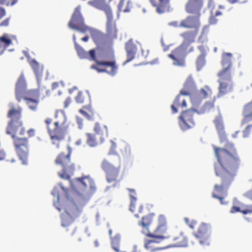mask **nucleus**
Segmentation results:
<instances>
[{"label": "nucleus", "instance_id": "c9c22d12", "mask_svg": "<svg viewBox=\"0 0 252 252\" xmlns=\"http://www.w3.org/2000/svg\"><path fill=\"white\" fill-rule=\"evenodd\" d=\"M117 30L116 25L112 22L108 21L107 24V33L112 38H116Z\"/></svg>", "mask_w": 252, "mask_h": 252}, {"label": "nucleus", "instance_id": "c85d7f7f", "mask_svg": "<svg viewBox=\"0 0 252 252\" xmlns=\"http://www.w3.org/2000/svg\"><path fill=\"white\" fill-rule=\"evenodd\" d=\"M170 0H150L152 5L156 8L158 14L164 13L167 9Z\"/></svg>", "mask_w": 252, "mask_h": 252}, {"label": "nucleus", "instance_id": "72a5a7b5", "mask_svg": "<svg viewBox=\"0 0 252 252\" xmlns=\"http://www.w3.org/2000/svg\"><path fill=\"white\" fill-rule=\"evenodd\" d=\"M212 94L211 89L207 86H204L196 94V98L205 99Z\"/></svg>", "mask_w": 252, "mask_h": 252}, {"label": "nucleus", "instance_id": "9b49d317", "mask_svg": "<svg viewBox=\"0 0 252 252\" xmlns=\"http://www.w3.org/2000/svg\"><path fill=\"white\" fill-rule=\"evenodd\" d=\"M71 185L72 188L78 193L89 188L90 193H94L96 189L94 180L89 176L75 178Z\"/></svg>", "mask_w": 252, "mask_h": 252}, {"label": "nucleus", "instance_id": "680f3d73", "mask_svg": "<svg viewBox=\"0 0 252 252\" xmlns=\"http://www.w3.org/2000/svg\"><path fill=\"white\" fill-rule=\"evenodd\" d=\"M77 123L79 125V128L82 129L83 127V120L81 119H78Z\"/></svg>", "mask_w": 252, "mask_h": 252}, {"label": "nucleus", "instance_id": "37998d69", "mask_svg": "<svg viewBox=\"0 0 252 252\" xmlns=\"http://www.w3.org/2000/svg\"><path fill=\"white\" fill-rule=\"evenodd\" d=\"M111 145L108 153V155H114L113 157H109V158H113L115 156H118L117 153L116 149L117 147L116 144L113 141L111 140Z\"/></svg>", "mask_w": 252, "mask_h": 252}, {"label": "nucleus", "instance_id": "13d9d810", "mask_svg": "<svg viewBox=\"0 0 252 252\" xmlns=\"http://www.w3.org/2000/svg\"><path fill=\"white\" fill-rule=\"evenodd\" d=\"M71 102V98L70 97H68L65 100L64 102V107L67 108Z\"/></svg>", "mask_w": 252, "mask_h": 252}, {"label": "nucleus", "instance_id": "338daca9", "mask_svg": "<svg viewBox=\"0 0 252 252\" xmlns=\"http://www.w3.org/2000/svg\"><path fill=\"white\" fill-rule=\"evenodd\" d=\"M221 14H222V13L220 11H217L214 15L216 17L218 16L221 15Z\"/></svg>", "mask_w": 252, "mask_h": 252}, {"label": "nucleus", "instance_id": "bf43d9fd", "mask_svg": "<svg viewBox=\"0 0 252 252\" xmlns=\"http://www.w3.org/2000/svg\"><path fill=\"white\" fill-rule=\"evenodd\" d=\"M169 25L175 28H180V23H178L177 21L172 22L169 23Z\"/></svg>", "mask_w": 252, "mask_h": 252}, {"label": "nucleus", "instance_id": "6e6552de", "mask_svg": "<svg viewBox=\"0 0 252 252\" xmlns=\"http://www.w3.org/2000/svg\"><path fill=\"white\" fill-rule=\"evenodd\" d=\"M90 56L92 60L96 63L95 65H92L91 68L96 70L98 73L106 72L108 74L114 76L118 70V66L114 60L111 61H99L95 57V52L94 50L89 51Z\"/></svg>", "mask_w": 252, "mask_h": 252}, {"label": "nucleus", "instance_id": "bb28decb", "mask_svg": "<svg viewBox=\"0 0 252 252\" xmlns=\"http://www.w3.org/2000/svg\"><path fill=\"white\" fill-rule=\"evenodd\" d=\"M173 246L177 247H187L188 244V238L183 232H180L176 236L172 237Z\"/></svg>", "mask_w": 252, "mask_h": 252}, {"label": "nucleus", "instance_id": "0eeeda50", "mask_svg": "<svg viewBox=\"0 0 252 252\" xmlns=\"http://www.w3.org/2000/svg\"><path fill=\"white\" fill-rule=\"evenodd\" d=\"M195 89V84L190 78L188 79L185 82L183 89L175 98L171 107L173 113L178 112V108H184L187 107L186 99L182 95H190L193 93Z\"/></svg>", "mask_w": 252, "mask_h": 252}, {"label": "nucleus", "instance_id": "f3484780", "mask_svg": "<svg viewBox=\"0 0 252 252\" xmlns=\"http://www.w3.org/2000/svg\"><path fill=\"white\" fill-rule=\"evenodd\" d=\"M211 233L210 226L204 223H201L194 233V236L199 240L200 244L203 245H209V237Z\"/></svg>", "mask_w": 252, "mask_h": 252}, {"label": "nucleus", "instance_id": "423d86ee", "mask_svg": "<svg viewBox=\"0 0 252 252\" xmlns=\"http://www.w3.org/2000/svg\"><path fill=\"white\" fill-rule=\"evenodd\" d=\"M81 8L80 5H78L75 8L68 23V26L70 29L83 34H86L89 32L93 35L96 32V31L85 24L84 18L81 13Z\"/></svg>", "mask_w": 252, "mask_h": 252}, {"label": "nucleus", "instance_id": "4c0bfd02", "mask_svg": "<svg viewBox=\"0 0 252 252\" xmlns=\"http://www.w3.org/2000/svg\"><path fill=\"white\" fill-rule=\"evenodd\" d=\"M73 40L75 45V48L81 58H84L87 55V53L84 51L83 48L79 45L76 41V36L75 34L73 35Z\"/></svg>", "mask_w": 252, "mask_h": 252}, {"label": "nucleus", "instance_id": "7ed1b4c3", "mask_svg": "<svg viewBox=\"0 0 252 252\" xmlns=\"http://www.w3.org/2000/svg\"><path fill=\"white\" fill-rule=\"evenodd\" d=\"M56 121L54 123V127L51 128L49 125L52 122V120L47 118L45 120V123L50 136L53 145L56 148H59L61 143L64 139L67 133L68 125L67 118L64 113L62 111H57L55 115Z\"/></svg>", "mask_w": 252, "mask_h": 252}, {"label": "nucleus", "instance_id": "b1692460", "mask_svg": "<svg viewBox=\"0 0 252 252\" xmlns=\"http://www.w3.org/2000/svg\"><path fill=\"white\" fill-rule=\"evenodd\" d=\"M203 4V0H188L186 9L189 13H199Z\"/></svg>", "mask_w": 252, "mask_h": 252}, {"label": "nucleus", "instance_id": "a19ab883", "mask_svg": "<svg viewBox=\"0 0 252 252\" xmlns=\"http://www.w3.org/2000/svg\"><path fill=\"white\" fill-rule=\"evenodd\" d=\"M205 57L204 55H199L196 61V65L198 70H200L205 64Z\"/></svg>", "mask_w": 252, "mask_h": 252}, {"label": "nucleus", "instance_id": "4468645a", "mask_svg": "<svg viewBox=\"0 0 252 252\" xmlns=\"http://www.w3.org/2000/svg\"><path fill=\"white\" fill-rule=\"evenodd\" d=\"M193 47L191 46L188 49L186 47L180 45L179 47L173 50L172 53L168 55V57L173 61V63L177 66H184L185 63V59L186 55L192 52Z\"/></svg>", "mask_w": 252, "mask_h": 252}, {"label": "nucleus", "instance_id": "58836bf2", "mask_svg": "<svg viewBox=\"0 0 252 252\" xmlns=\"http://www.w3.org/2000/svg\"><path fill=\"white\" fill-rule=\"evenodd\" d=\"M88 3L98 9H102L107 4L105 3V0H92Z\"/></svg>", "mask_w": 252, "mask_h": 252}, {"label": "nucleus", "instance_id": "603ef678", "mask_svg": "<svg viewBox=\"0 0 252 252\" xmlns=\"http://www.w3.org/2000/svg\"><path fill=\"white\" fill-rule=\"evenodd\" d=\"M27 134L29 138L33 137L35 135V129L34 128H30L27 131Z\"/></svg>", "mask_w": 252, "mask_h": 252}, {"label": "nucleus", "instance_id": "f257e3e1", "mask_svg": "<svg viewBox=\"0 0 252 252\" xmlns=\"http://www.w3.org/2000/svg\"><path fill=\"white\" fill-rule=\"evenodd\" d=\"M219 165L215 166L216 175L220 178V184L215 185L212 196L218 199L221 204H226L224 196L234 181L240 164V159L232 143H228L226 148L214 147Z\"/></svg>", "mask_w": 252, "mask_h": 252}, {"label": "nucleus", "instance_id": "0e129e2a", "mask_svg": "<svg viewBox=\"0 0 252 252\" xmlns=\"http://www.w3.org/2000/svg\"><path fill=\"white\" fill-rule=\"evenodd\" d=\"M89 37L88 35H86L81 38V40L84 42H87L89 40Z\"/></svg>", "mask_w": 252, "mask_h": 252}, {"label": "nucleus", "instance_id": "a18cd8bd", "mask_svg": "<svg viewBox=\"0 0 252 252\" xmlns=\"http://www.w3.org/2000/svg\"><path fill=\"white\" fill-rule=\"evenodd\" d=\"M128 190L129 193V196L130 198V201L134 202H136L137 198L136 197V193L134 189H128Z\"/></svg>", "mask_w": 252, "mask_h": 252}, {"label": "nucleus", "instance_id": "a211bd4d", "mask_svg": "<svg viewBox=\"0 0 252 252\" xmlns=\"http://www.w3.org/2000/svg\"><path fill=\"white\" fill-rule=\"evenodd\" d=\"M195 16H189L180 22V28L192 30H199L200 23L199 13H195Z\"/></svg>", "mask_w": 252, "mask_h": 252}, {"label": "nucleus", "instance_id": "e433bc0d", "mask_svg": "<svg viewBox=\"0 0 252 252\" xmlns=\"http://www.w3.org/2000/svg\"><path fill=\"white\" fill-rule=\"evenodd\" d=\"M126 0H120L119 3L118 5V10L119 11H123L124 12H130L132 7V4L130 0H127L125 8H123Z\"/></svg>", "mask_w": 252, "mask_h": 252}, {"label": "nucleus", "instance_id": "864d4df0", "mask_svg": "<svg viewBox=\"0 0 252 252\" xmlns=\"http://www.w3.org/2000/svg\"><path fill=\"white\" fill-rule=\"evenodd\" d=\"M0 40L4 42L7 46L9 45L11 43V40L10 39L6 38L5 37H1Z\"/></svg>", "mask_w": 252, "mask_h": 252}, {"label": "nucleus", "instance_id": "5701e85b", "mask_svg": "<svg viewBox=\"0 0 252 252\" xmlns=\"http://www.w3.org/2000/svg\"><path fill=\"white\" fill-rule=\"evenodd\" d=\"M214 123L218 132L220 142H223L227 141L222 117L220 115L216 116L214 120Z\"/></svg>", "mask_w": 252, "mask_h": 252}, {"label": "nucleus", "instance_id": "79ce46f5", "mask_svg": "<svg viewBox=\"0 0 252 252\" xmlns=\"http://www.w3.org/2000/svg\"><path fill=\"white\" fill-rule=\"evenodd\" d=\"M101 10L105 12L107 17L108 21L112 22L113 14L110 7L108 5H107Z\"/></svg>", "mask_w": 252, "mask_h": 252}, {"label": "nucleus", "instance_id": "aec40b11", "mask_svg": "<svg viewBox=\"0 0 252 252\" xmlns=\"http://www.w3.org/2000/svg\"><path fill=\"white\" fill-rule=\"evenodd\" d=\"M209 32L208 27L205 26L203 28L201 33L199 36L197 42L200 45L197 46V49L200 52V55H204L206 56L207 53L209 51V48L206 44L208 39L207 34Z\"/></svg>", "mask_w": 252, "mask_h": 252}, {"label": "nucleus", "instance_id": "c03bdc74", "mask_svg": "<svg viewBox=\"0 0 252 252\" xmlns=\"http://www.w3.org/2000/svg\"><path fill=\"white\" fill-rule=\"evenodd\" d=\"M252 127V122L250 123L246 128L243 130V134L244 137H247L249 136L251 133V128Z\"/></svg>", "mask_w": 252, "mask_h": 252}, {"label": "nucleus", "instance_id": "f03ea898", "mask_svg": "<svg viewBox=\"0 0 252 252\" xmlns=\"http://www.w3.org/2000/svg\"><path fill=\"white\" fill-rule=\"evenodd\" d=\"M10 108L8 111L7 117L10 119L6 128V133L11 135L13 139V145L15 151L23 164L29 163V144L28 138L16 137L18 133L22 136L26 132L25 128L23 126L22 121V109L20 107L15 108L13 104H10Z\"/></svg>", "mask_w": 252, "mask_h": 252}, {"label": "nucleus", "instance_id": "e2e57ef3", "mask_svg": "<svg viewBox=\"0 0 252 252\" xmlns=\"http://www.w3.org/2000/svg\"><path fill=\"white\" fill-rule=\"evenodd\" d=\"M231 4H234L237 2H240V0H227Z\"/></svg>", "mask_w": 252, "mask_h": 252}, {"label": "nucleus", "instance_id": "ea45409f", "mask_svg": "<svg viewBox=\"0 0 252 252\" xmlns=\"http://www.w3.org/2000/svg\"><path fill=\"white\" fill-rule=\"evenodd\" d=\"M120 236L119 235L115 236L111 239V245L113 250L116 252H119Z\"/></svg>", "mask_w": 252, "mask_h": 252}, {"label": "nucleus", "instance_id": "49530a36", "mask_svg": "<svg viewBox=\"0 0 252 252\" xmlns=\"http://www.w3.org/2000/svg\"><path fill=\"white\" fill-rule=\"evenodd\" d=\"M184 220L186 223L191 228L194 229L196 224V221L193 220H190L189 219L187 218H185L184 219Z\"/></svg>", "mask_w": 252, "mask_h": 252}, {"label": "nucleus", "instance_id": "20e7f679", "mask_svg": "<svg viewBox=\"0 0 252 252\" xmlns=\"http://www.w3.org/2000/svg\"><path fill=\"white\" fill-rule=\"evenodd\" d=\"M66 200L64 204L61 207H58L55 204L56 208L61 211L63 209L64 213L62 215V225L66 228V231H68L70 235H73L77 231L76 227L73 224L75 219L80 215V210L75 204L72 199L69 196L67 192H66Z\"/></svg>", "mask_w": 252, "mask_h": 252}, {"label": "nucleus", "instance_id": "f704fd0d", "mask_svg": "<svg viewBox=\"0 0 252 252\" xmlns=\"http://www.w3.org/2000/svg\"><path fill=\"white\" fill-rule=\"evenodd\" d=\"M214 107V100L206 102L201 107L196 109L197 113L202 114L209 112Z\"/></svg>", "mask_w": 252, "mask_h": 252}, {"label": "nucleus", "instance_id": "052dcab7", "mask_svg": "<svg viewBox=\"0 0 252 252\" xmlns=\"http://www.w3.org/2000/svg\"><path fill=\"white\" fill-rule=\"evenodd\" d=\"M9 24V20L6 19L3 21L0 24V26H7Z\"/></svg>", "mask_w": 252, "mask_h": 252}, {"label": "nucleus", "instance_id": "5fc2aeb1", "mask_svg": "<svg viewBox=\"0 0 252 252\" xmlns=\"http://www.w3.org/2000/svg\"><path fill=\"white\" fill-rule=\"evenodd\" d=\"M244 196L251 200H252V189L247 191L244 194Z\"/></svg>", "mask_w": 252, "mask_h": 252}, {"label": "nucleus", "instance_id": "473e14b6", "mask_svg": "<svg viewBox=\"0 0 252 252\" xmlns=\"http://www.w3.org/2000/svg\"><path fill=\"white\" fill-rule=\"evenodd\" d=\"M161 241L155 239L154 240H147L145 241V248L150 252H155L159 250H161V248L155 247V244L158 243Z\"/></svg>", "mask_w": 252, "mask_h": 252}, {"label": "nucleus", "instance_id": "6e6d98bb", "mask_svg": "<svg viewBox=\"0 0 252 252\" xmlns=\"http://www.w3.org/2000/svg\"><path fill=\"white\" fill-rule=\"evenodd\" d=\"M218 20L216 18V16L214 15H212L209 19V23L210 24L213 25L217 23Z\"/></svg>", "mask_w": 252, "mask_h": 252}, {"label": "nucleus", "instance_id": "4d7b16f0", "mask_svg": "<svg viewBox=\"0 0 252 252\" xmlns=\"http://www.w3.org/2000/svg\"><path fill=\"white\" fill-rule=\"evenodd\" d=\"M136 202H133L132 201H130L129 210L132 212H134L135 211Z\"/></svg>", "mask_w": 252, "mask_h": 252}, {"label": "nucleus", "instance_id": "c756f323", "mask_svg": "<svg viewBox=\"0 0 252 252\" xmlns=\"http://www.w3.org/2000/svg\"><path fill=\"white\" fill-rule=\"evenodd\" d=\"M86 136L87 137L86 142L91 147H95L104 142L101 141L100 138L95 133H87Z\"/></svg>", "mask_w": 252, "mask_h": 252}, {"label": "nucleus", "instance_id": "cd10ccee", "mask_svg": "<svg viewBox=\"0 0 252 252\" xmlns=\"http://www.w3.org/2000/svg\"><path fill=\"white\" fill-rule=\"evenodd\" d=\"M93 130L97 136L100 138L101 141H104L108 136V128L106 126L98 122L95 123Z\"/></svg>", "mask_w": 252, "mask_h": 252}, {"label": "nucleus", "instance_id": "9d476101", "mask_svg": "<svg viewBox=\"0 0 252 252\" xmlns=\"http://www.w3.org/2000/svg\"><path fill=\"white\" fill-rule=\"evenodd\" d=\"M67 149L68 152L66 155L61 153L55 160L56 164L63 167L62 171L59 173V175L61 178L64 179H69L70 176L68 172L72 171L74 169V165L71 163L70 160L71 148L68 146Z\"/></svg>", "mask_w": 252, "mask_h": 252}, {"label": "nucleus", "instance_id": "2f4dec72", "mask_svg": "<svg viewBox=\"0 0 252 252\" xmlns=\"http://www.w3.org/2000/svg\"><path fill=\"white\" fill-rule=\"evenodd\" d=\"M79 112L88 120H94V112L90 106H83Z\"/></svg>", "mask_w": 252, "mask_h": 252}, {"label": "nucleus", "instance_id": "f8f14e48", "mask_svg": "<svg viewBox=\"0 0 252 252\" xmlns=\"http://www.w3.org/2000/svg\"><path fill=\"white\" fill-rule=\"evenodd\" d=\"M148 211L147 207L143 206H141L139 209V213L141 215V220L138 222V225L141 227V232L146 236L150 234V225L156 217V214L154 213L147 214Z\"/></svg>", "mask_w": 252, "mask_h": 252}, {"label": "nucleus", "instance_id": "412c9836", "mask_svg": "<svg viewBox=\"0 0 252 252\" xmlns=\"http://www.w3.org/2000/svg\"><path fill=\"white\" fill-rule=\"evenodd\" d=\"M232 55L230 53H223L222 55L221 64L223 68L218 73L232 74Z\"/></svg>", "mask_w": 252, "mask_h": 252}, {"label": "nucleus", "instance_id": "dca6fc26", "mask_svg": "<svg viewBox=\"0 0 252 252\" xmlns=\"http://www.w3.org/2000/svg\"><path fill=\"white\" fill-rule=\"evenodd\" d=\"M40 94L35 89L28 90L27 94L23 96L22 99L26 101L29 108L33 111L37 110L39 102Z\"/></svg>", "mask_w": 252, "mask_h": 252}, {"label": "nucleus", "instance_id": "6ab92c4d", "mask_svg": "<svg viewBox=\"0 0 252 252\" xmlns=\"http://www.w3.org/2000/svg\"><path fill=\"white\" fill-rule=\"evenodd\" d=\"M27 83L23 74H21L16 84L15 97L16 100L20 102L22 100V97L28 93L26 90Z\"/></svg>", "mask_w": 252, "mask_h": 252}, {"label": "nucleus", "instance_id": "8fccbe9b", "mask_svg": "<svg viewBox=\"0 0 252 252\" xmlns=\"http://www.w3.org/2000/svg\"><path fill=\"white\" fill-rule=\"evenodd\" d=\"M241 213L244 215L252 214V205L248 206L247 208L245 210H241Z\"/></svg>", "mask_w": 252, "mask_h": 252}, {"label": "nucleus", "instance_id": "de8ad7c7", "mask_svg": "<svg viewBox=\"0 0 252 252\" xmlns=\"http://www.w3.org/2000/svg\"><path fill=\"white\" fill-rule=\"evenodd\" d=\"M75 100L78 103H83L84 102V98L83 95V93L81 92H79L77 95L75 97Z\"/></svg>", "mask_w": 252, "mask_h": 252}, {"label": "nucleus", "instance_id": "7c9ffc66", "mask_svg": "<svg viewBox=\"0 0 252 252\" xmlns=\"http://www.w3.org/2000/svg\"><path fill=\"white\" fill-rule=\"evenodd\" d=\"M30 64L36 75L37 80L39 82L43 75V67L40 66L34 59L31 61Z\"/></svg>", "mask_w": 252, "mask_h": 252}, {"label": "nucleus", "instance_id": "69168bd1", "mask_svg": "<svg viewBox=\"0 0 252 252\" xmlns=\"http://www.w3.org/2000/svg\"><path fill=\"white\" fill-rule=\"evenodd\" d=\"M6 161L7 162H11V163H15L16 161V160L15 159V158H12L10 159H7L6 160Z\"/></svg>", "mask_w": 252, "mask_h": 252}, {"label": "nucleus", "instance_id": "393cba45", "mask_svg": "<svg viewBox=\"0 0 252 252\" xmlns=\"http://www.w3.org/2000/svg\"><path fill=\"white\" fill-rule=\"evenodd\" d=\"M126 60L123 63L125 65L127 63L132 61L135 57V55L137 51L136 45L133 43L132 40H129L126 43Z\"/></svg>", "mask_w": 252, "mask_h": 252}, {"label": "nucleus", "instance_id": "2eb2a0df", "mask_svg": "<svg viewBox=\"0 0 252 252\" xmlns=\"http://www.w3.org/2000/svg\"><path fill=\"white\" fill-rule=\"evenodd\" d=\"M219 94L220 96L232 93L234 89V85L232 81V74L218 73Z\"/></svg>", "mask_w": 252, "mask_h": 252}, {"label": "nucleus", "instance_id": "09e8293b", "mask_svg": "<svg viewBox=\"0 0 252 252\" xmlns=\"http://www.w3.org/2000/svg\"><path fill=\"white\" fill-rule=\"evenodd\" d=\"M219 0H209L208 7L212 10L214 9L215 7L216 4L218 3Z\"/></svg>", "mask_w": 252, "mask_h": 252}, {"label": "nucleus", "instance_id": "39448f33", "mask_svg": "<svg viewBox=\"0 0 252 252\" xmlns=\"http://www.w3.org/2000/svg\"><path fill=\"white\" fill-rule=\"evenodd\" d=\"M121 166V159L119 156L103 160L101 167L106 173V180L109 183L116 184L122 179Z\"/></svg>", "mask_w": 252, "mask_h": 252}, {"label": "nucleus", "instance_id": "ddd939ff", "mask_svg": "<svg viewBox=\"0 0 252 252\" xmlns=\"http://www.w3.org/2000/svg\"><path fill=\"white\" fill-rule=\"evenodd\" d=\"M195 112H197L196 109L191 108L184 111L180 114L178 118L179 125L182 130H186L195 126Z\"/></svg>", "mask_w": 252, "mask_h": 252}, {"label": "nucleus", "instance_id": "3c124183", "mask_svg": "<svg viewBox=\"0 0 252 252\" xmlns=\"http://www.w3.org/2000/svg\"><path fill=\"white\" fill-rule=\"evenodd\" d=\"M230 212L232 214L236 213L237 212H241L240 208L238 206H233L230 210Z\"/></svg>", "mask_w": 252, "mask_h": 252}, {"label": "nucleus", "instance_id": "774afa93", "mask_svg": "<svg viewBox=\"0 0 252 252\" xmlns=\"http://www.w3.org/2000/svg\"><path fill=\"white\" fill-rule=\"evenodd\" d=\"M82 143V140L79 139L76 142V144L77 145H79Z\"/></svg>", "mask_w": 252, "mask_h": 252}, {"label": "nucleus", "instance_id": "1a4fd4ad", "mask_svg": "<svg viewBox=\"0 0 252 252\" xmlns=\"http://www.w3.org/2000/svg\"><path fill=\"white\" fill-rule=\"evenodd\" d=\"M157 223V226L155 230L153 232H151L150 231V234L148 235L147 237L161 241L171 238L170 235L168 234V228L166 217L163 214L159 215L158 218Z\"/></svg>", "mask_w": 252, "mask_h": 252}, {"label": "nucleus", "instance_id": "a878e982", "mask_svg": "<svg viewBox=\"0 0 252 252\" xmlns=\"http://www.w3.org/2000/svg\"><path fill=\"white\" fill-rule=\"evenodd\" d=\"M243 119L242 125H246L252 122V99L250 102L245 104L243 110Z\"/></svg>", "mask_w": 252, "mask_h": 252}, {"label": "nucleus", "instance_id": "4be33fe9", "mask_svg": "<svg viewBox=\"0 0 252 252\" xmlns=\"http://www.w3.org/2000/svg\"><path fill=\"white\" fill-rule=\"evenodd\" d=\"M199 31L191 30L182 32L180 36L183 38V41L181 45L188 49V48H189L191 47L190 44L195 41Z\"/></svg>", "mask_w": 252, "mask_h": 252}]
</instances>
